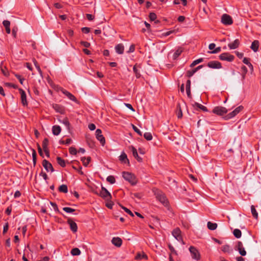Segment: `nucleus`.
I'll use <instances>...</instances> for the list:
<instances>
[{
    "mask_svg": "<svg viewBox=\"0 0 261 261\" xmlns=\"http://www.w3.org/2000/svg\"><path fill=\"white\" fill-rule=\"evenodd\" d=\"M156 198L165 206H169V201L165 194L162 191L156 190L154 193Z\"/></svg>",
    "mask_w": 261,
    "mask_h": 261,
    "instance_id": "f257e3e1",
    "label": "nucleus"
},
{
    "mask_svg": "<svg viewBox=\"0 0 261 261\" xmlns=\"http://www.w3.org/2000/svg\"><path fill=\"white\" fill-rule=\"evenodd\" d=\"M122 176L125 180L128 181L132 185H135L137 183L136 177L134 174L128 172H123Z\"/></svg>",
    "mask_w": 261,
    "mask_h": 261,
    "instance_id": "f03ea898",
    "label": "nucleus"
},
{
    "mask_svg": "<svg viewBox=\"0 0 261 261\" xmlns=\"http://www.w3.org/2000/svg\"><path fill=\"white\" fill-rule=\"evenodd\" d=\"M99 196L106 200H111L112 199V195L107 190V189L102 187L101 191L99 193Z\"/></svg>",
    "mask_w": 261,
    "mask_h": 261,
    "instance_id": "7ed1b4c3",
    "label": "nucleus"
},
{
    "mask_svg": "<svg viewBox=\"0 0 261 261\" xmlns=\"http://www.w3.org/2000/svg\"><path fill=\"white\" fill-rule=\"evenodd\" d=\"M219 59L222 61H226L230 62L233 61L234 57L228 53H224L220 55Z\"/></svg>",
    "mask_w": 261,
    "mask_h": 261,
    "instance_id": "20e7f679",
    "label": "nucleus"
},
{
    "mask_svg": "<svg viewBox=\"0 0 261 261\" xmlns=\"http://www.w3.org/2000/svg\"><path fill=\"white\" fill-rule=\"evenodd\" d=\"M221 22L225 25H231L233 23V20L230 15L224 14L221 17Z\"/></svg>",
    "mask_w": 261,
    "mask_h": 261,
    "instance_id": "39448f33",
    "label": "nucleus"
},
{
    "mask_svg": "<svg viewBox=\"0 0 261 261\" xmlns=\"http://www.w3.org/2000/svg\"><path fill=\"white\" fill-rule=\"evenodd\" d=\"M227 110L223 107H216L213 110V112L218 115L222 116L227 113Z\"/></svg>",
    "mask_w": 261,
    "mask_h": 261,
    "instance_id": "423d86ee",
    "label": "nucleus"
},
{
    "mask_svg": "<svg viewBox=\"0 0 261 261\" xmlns=\"http://www.w3.org/2000/svg\"><path fill=\"white\" fill-rule=\"evenodd\" d=\"M172 234L178 241L181 242L183 244H185V243L181 236V231L179 228H175L172 231Z\"/></svg>",
    "mask_w": 261,
    "mask_h": 261,
    "instance_id": "0eeeda50",
    "label": "nucleus"
},
{
    "mask_svg": "<svg viewBox=\"0 0 261 261\" xmlns=\"http://www.w3.org/2000/svg\"><path fill=\"white\" fill-rule=\"evenodd\" d=\"M189 251L191 254L193 258L199 260L200 258V254L198 250L194 246H191L189 248Z\"/></svg>",
    "mask_w": 261,
    "mask_h": 261,
    "instance_id": "6e6552de",
    "label": "nucleus"
},
{
    "mask_svg": "<svg viewBox=\"0 0 261 261\" xmlns=\"http://www.w3.org/2000/svg\"><path fill=\"white\" fill-rule=\"evenodd\" d=\"M207 66L213 69H220L222 68L221 63L218 61H210L207 63Z\"/></svg>",
    "mask_w": 261,
    "mask_h": 261,
    "instance_id": "1a4fd4ad",
    "label": "nucleus"
},
{
    "mask_svg": "<svg viewBox=\"0 0 261 261\" xmlns=\"http://www.w3.org/2000/svg\"><path fill=\"white\" fill-rule=\"evenodd\" d=\"M96 137L98 140L99 141L102 145L105 144V139L103 135L101 134L102 132L100 129H97L96 132Z\"/></svg>",
    "mask_w": 261,
    "mask_h": 261,
    "instance_id": "9d476101",
    "label": "nucleus"
},
{
    "mask_svg": "<svg viewBox=\"0 0 261 261\" xmlns=\"http://www.w3.org/2000/svg\"><path fill=\"white\" fill-rule=\"evenodd\" d=\"M42 165L45 169L47 171H51V172L54 171V168L50 163H49L46 160H44L42 161Z\"/></svg>",
    "mask_w": 261,
    "mask_h": 261,
    "instance_id": "9b49d317",
    "label": "nucleus"
},
{
    "mask_svg": "<svg viewBox=\"0 0 261 261\" xmlns=\"http://www.w3.org/2000/svg\"><path fill=\"white\" fill-rule=\"evenodd\" d=\"M18 90L21 95V103L23 106H27L28 105V101L27 100V95L23 89L21 88H19Z\"/></svg>",
    "mask_w": 261,
    "mask_h": 261,
    "instance_id": "f8f14e48",
    "label": "nucleus"
},
{
    "mask_svg": "<svg viewBox=\"0 0 261 261\" xmlns=\"http://www.w3.org/2000/svg\"><path fill=\"white\" fill-rule=\"evenodd\" d=\"M237 249L239 251V253L242 256H245L246 254V252L243 247V244L241 242L239 241L236 246Z\"/></svg>",
    "mask_w": 261,
    "mask_h": 261,
    "instance_id": "ddd939ff",
    "label": "nucleus"
},
{
    "mask_svg": "<svg viewBox=\"0 0 261 261\" xmlns=\"http://www.w3.org/2000/svg\"><path fill=\"white\" fill-rule=\"evenodd\" d=\"M62 92L66 95L70 100L77 103L78 101L76 97L71 93L67 91L66 90H62Z\"/></svg>",
    "mask_w": 261,
    "mask_h": 261,
    "instance_id": "4468645a",
    "label": "nucleus"
},
{
    "mask_svg": "<svg viewBox=\"0 0 261 261\" xmlns=\"http://www.w3.org/2000/svg\"><path fill=\"white\" fill-rule=\"evenodd\" d=\"M68 224L70 225L71 230L73 232H76L77 230V224L75 222L72 221L71 219H68L67 220Z\"/></svg>",
    "mask_w": 261,
    "mask_h": 261,
    "instance_id": "2eb2a0df",
    "label": "nucleus"
},
{
    "mask_svg": "<svg viewBox=\"0 0 261 261\" xmlns=\"http://www.w3.org/2000/svg\"><path fill=\"white\" fill-rule=\"evenodd\" d=\"M112 243L115 246L119 247L122 245V241L121 239L119 237H114L112 240Z\"/></svg>",
    "mask_w": 261,
    "mask_h": 261,
    "instance_id": "dca6fc26",
    "label": "nucleus"
},
{
    "mask_svg": "<svg viewBox=\"0 0 261 261\" xmlns=\"http://www.w3.org/2000/svg\"><path fill=\"white\" fill-rule=\"evenodd\" d=\"M52 106L57 112L61 114H63L64 113V108L63 106L56 103L53 104Z\"/></svg>",
    "mask_w": 261,
    "mask_h": 261,
    "instance_id": "f3484780",
    "label": "nucleus"
},
{
    "mask_svg": "<svg viewBox=\"0 0 261 261\" xmlns=\"http://www.w3.org/2000/svg\"><path fill=\"white\" fill-rule=\"evenodd\" d=\"M240 45V41L239 39H236L233 42L228 44V47L230 49H234L237 48Z\"/></svg>",
    "mask_w": 261,
    "mask_h": 261,
    "instance_id": "a211bd4d",
    "label": "nucleus"
},
{
    "mask_svg": "<svg viewBox=\"0 0 261 261\" xmlns=\"http://www.w3.org/2000/svg\"><path fill=\"white\" fill-rule=\"evenodd\" d=\"M119 160L123 163L128 164H129L128 159H127V155L124 152H122L121 155L119 156Z\"/></svg>",
    "mask_w": 261,
    "mask_h": 261,
    "instance_id": "6ab92c4d",
    "label": "nucleus"
},
{
    "mask_svg": "<svg viewBox=\"0 0 261 261\" xmlns=\"http://www.w3.org/2000/svg\"><path fill=\"white\" fill-rule=\"evenodd\" d=\"M131 148H132V151L133 152V156L136 159V160L138 162H142V159L140 156H139L137 151V149L134 146H131Z\"/></svg>",
    "mask_w": 261,
    "mask_h": 261,
    "instance_id": "aec40b11",
    "label": "nucleus"
},
{
    "mask_svg": "<svg viewBox=\"0 0 261 261\" xmlns=\"http://www.w3.org/2000/svg\"><path fill=\"white\" fill-rule=\"evenodd\" d=\"M115 49L116 53L118 54H122L124 52V46L121 43L116 45Z\"/></svg>",
    "mask_w": 261,
    "mask_h": 261,
    "instance_id": "412c9836",
    "label": "nucleus"
},
{
    "mask_svg": "<svg viewBox=\"0 0 261 261\" xmlns=\"http://www.w3.org/2000/svg\"><path fill=\"white\" fill-rule=\"evenodd\" d=\"M259 41L258 40H254L252 42L250 48L254 52H256L258 49Z\"/></svg>",
    "mask_w": 261,
    "mask_h": 261,
    "instance_id": "4be33fe9",
    "label": "nucleus"
},
{
    "mask_svg": "<svg viewBox=\"0 0 261 261\" xmlns=\"http://www.w3.org/2000/svg\"><path fill=\"white\" fill-rule=\"evenodd\" d=\"M135 259L139 260L144 259L145 260H147L148 259V257L144 252H142L138 253L136 256H135Z\"/></svg>",
    "mask_w": 261,
    "mask_h": 261,
    "instance_id": "5701e85b",
    "label": "nucleus"
},
{
    "mask_svg": "<svg viewBox=\"0 0 261 261\" xmlns=\"http://www.w3.org/2000/svg\"><path fill=\"white\" fill-rule=\"evenodd\" d=\"M52 131L53 134L57 136L60 134L61 131V127L59 125H54L53 126L52 128Z\"/></svg>",
    "mask_w": 261,
    "mask_h": 261,
    "instance_id": "b1692460",
    "label": "nucleus"
},
{
    "mask_svg": "<svg viewBox=\"0 0 261 261\" xmlns=\"http://www.w3.org/2000/svg\"><path fill=\"white\" fill-rule=\"evenodd\" d=\"M221 250L225 253H230L232 251V249L228 245H225L222 246Z\"/></svg>",
    "mask_w": 261,
    "mask_h": 261,
    "instance_id": "393cba45",
    "label": "nucleus"
},
{
    "mask_svg": "<svg viewBox=\"0 0 261 261\" xmlns=\"http://www.w3.org/2000/svg\"><path fill=\"white\" fill-rule=\"evenodd\" d=\"M140 68V66L138 65L137 64L135 65L133 67V71H134V73H135L136 76L137 77V78H139L141 76L140 71L138 69V68Z\"/></svg>",
    "mask_w": 261,
    "mask_h": 261,
    "instance_id": "a878e982",
    "label": "nucleus"
},
{
    "mask_svg": "<svg viewBox=\"0 0 261 261\" xmlns=\"http://www.w3.org/2000/svg\"><path fill=\"white\" fill-rule=\"evenodd\" d=\"M207 226L210 230H214L217 227V224L208 221L207 223Z\"/></svg>",
    "mask_w": 261,
    "mask_h": 261,
    "instance_id": "bb28decb",
    "label": "nucleus"
},
{
    "mask_svg": "<svg viewBox=\"0 0 261 261\" xmlns=\"http://www.w3.org/2000/svg\"><path fill=\"white\" fill-rule=\"evenodd\" d=\"M182 52V49L181 48H178L174 53L173 56V59L174 60H176L181 54Z\"/></svg>",
    "mask_w": 261,
    "mask_h": 261,
    "instance_id": "cd10ccee",
    "label": "nucleus"
},
{
    "mask_svg": "<svg viewBox=\"0 0 261 261\" xmlns=\"http://www.w3.org/2000/svg\"><path fill=\"white\" fill-rule=\"evenodd\" d=\"M81 161H82L84 166H87L91 161V157H83L81 158Z\"/></svg>",
    "mask_w": 261,
    "mask_h": 261,
    "instance_id": "c85d7f7f",
    "label": "nucleus"
},
{
    "mask_svg": "<svg viewBox=\"0 0 261 261\" xmlns=\"http://www.w3.org/2000/svg\"><path fill=\"white\" fill-rule=\"evenodd\" d=\"M57 161L59 165H60L61 167H64L66 166V163L65 161L61 158V157L58 156L57 158Z\"/></svg>",
    "mask_w": 261,
    "mask_h": 261,
    "instance_id": "c756f323",
    "label": "nucleus"
},
{
    "mask_svg": "<svg viewBox=\"0 0 261 261\" xmlns=\"http://www.w3.org/2000/svg\"><path fill=\"white\" fill-rule=\"evenodd\" d=\"M251 213H252V215L253 216V217L256 219H257L258 218V213L254 207V205H251Z\"/></svg>",
    "mask_w": 261,
    "mask_h": 261,
    "instance_id": "7c9ffc66",
    "label": "nucleus"
},
{
    "mask_svg": "<svg viewBox=\"0 0 261 261\" xmlns=\"http://www.w3.org/2000/svg\"><path fill=\"white\" fill-rule=\"evenodd\" d=\"M177 116L178 118H181L182 117V113L181 111V109L180 107V105L179 103L177 105Z\"/></svg>",
    "mask_w": 261,
    "mask_h": 261,
    "instance_id": "2f4dec72",
    "label": "nucleus"
},
{
    "mask_svg": "<svg viewBox=\"0 0 261 261\" xmlns=\"http://www.w3.org/2000/svg\"><path fill=\"white\" fill-rule=\"evenodd\" d=\"M31 150L32 151L33 162L34 166H35L37 162V153L34 149H31Z\"/></svg>",
    "mask_w": 261,
    "mask_h": 261,
    "instance_id": "473e14b6",
    "label": "nucleus"
},
{
    "mask_svg": "<svg viewBox=\"0 0 261 261\" xmlns=\"http://www.w3.org/2000/svg\"><path fill=\"white\" fill-rule=\"evenodd\" d=\"M59 191L61 192L66 193L68 192V188L66 185H62L59 188Z\"/></svg>",
    "mask_w": 261,
    "mask_h": 261,
    "instance_id": "72a5a7b5",
    "label": "nucleus"
},
{
    "mask_svg": "<svg viewBox=\"0 0 261 261\" xmlns=\"http://www.w3.org/2000/svg\"><path fill=\"white\" fill-rule=\"evenodd\" d=\"M233 234L238 239L240 238L242 236L241 231L239 229H235L233 231Z\"/></svg>",
    "mask_w": 261,
    "mask_h": 261,
    "instance_id": "f704fd0d",
    "label": "nucleus"
},
{
    "mask_svg": "<svg viewBox=\"0 0 261 261\" xmlns=\"http://www.w3.org/2000/svg\"><path fill=\"white\" fill-rule=\"evenodd\" d=\"M237 114L235 112V111L233 110L232 112H230L228 114H227L226 116L224 117V119L225 120H228L229 119H231L233 117H234L235 116H236Z\"/></svg>",
    "mask_w": 261,
    "mask_h": 261,
    "instance_id": "c9c22d12",
    "label": "nucleus"
},
{
    "mask_svg": "<svg viewBox=\"0 0 261 261\" xmlns=\"http://www.w3.org/2000/svg\"><path fill=\"white\" fill-rule=\"evenodd\" d=\"M194 106L197 107V108L200 109L201 110H202L204 112H207L208 110H207V109L206 108V107L198 103V102H195Z\"/></svg>",
    "mask_w": 261,
    "mask_h": 261,
    "instance_id": "e433bc0d",
    "label": "nucleus"
},
{
    "mask_svg": "<svg viewBox=\"0 0 261 261\" xmlns=\"http://www.w3.org/2000/svg\"><path fill=\"white\" fill-rule=\"evenodd\" d=\"M71 254L73 256L79 255L81 254V251L79 248H74L71 250Z\"/></svg>",
    "mask_w": 261,
    "mask_h": 261,
    "instance_id": "4c0bfd02",
    "label": "nucleus"
},
{
    "mask_svg": "<svg viewBox=\"0 0 261 261\" xmlns=\"http://www.w3.org/2000/svg\"><path fill=\"white\" fill-rule=\"evenodd\" d=\"M1 69L2 72L5 76H9V73L8 70L5 66H3L2 65H1Z\"/></svg>",
    "mask_w": 261,
    "mask_h": 261,
    "instance_id": "58836bf2",
    "label": "nucleus"
},
{
    "mask_svg": "<svg viewBox=\"0 0 261 261\" xmlns=\"http://www.w3.org/2000/svg\"><path fill=\"white\" fill-rule=\"evenodd\" d=\"M62 123H63L67 127V129H70V122L67 118H65L62 121Z\"/></svg>",
    "mask_w": 261,
    "mask_h": 261,
    "instance_id": "ea45409f",
    "label": "nucleus"
},
{
    "mask_svg": "<svg viewBox=\"0 0 261 261\" xmlns=\"http://www.w3.org/2000/svg\"><path fill=\"white\" fill-rule=\"evenodd\" d=\"M203 61V58H200V59H197V60L194 61L191 63V64L190 65V67H193L194 66H195L197 64H199V63L202 62Z\"/></svg>",
    "mask_w": 261,
    "mask_h": 261,
    "instance_id": "a19ab883",
    "label": "nucleus"
},
{
    "mask_svg": "<svg viewBox=\"0 0 261 261\" xmlns=\"http://www.w3.org/2000/svg\"><path fill=\"white\" fill-rule=\"evenodd\" d=\"M144 138L147 141H150L152 139V136L150 133H145L143 135Z\"/></svg>",
    "mask_w": 261,
    "mask_h": 261,
    "instance_id": "79ce46f5",
    "label": "nucleus"
},
{
    "mask_svg": "<svg viewBox=\"0 0 261 261\" xmlns=\"http://www.w3.org/2000/svg\"><path fill=\"white\" fill-rule=\"evenodd\" d=\"M107 180L111 184H114L116 181L115 177L112 175L108 176L107 177Z\"/></svg>",
    "mask_w": 261,
    "mask_h": 261,
    "instance_id": "37998d69",
    "label": "nucleus"
},
{
    "mask_svg": "<svg viewBox=\"0 0 261 261\" xmlns=\"http://www.w3.org/2000/svg\"><path fill=\"white\" fill-rule=\"evenodd\" d=\"M195 72H196V70H195L194 69L188 70L187 71L186 76L188 77H191Z\"/></svg>",
    "mask_w": 261,
    "mask_h": 261,
    "instance_id": "c03bdc74",
    "label": "nucleus"
},
{
    "mask_svg": "<svg viewBox=\"0 0 261 261\" xmlns=\"http://www.w3.org/2000/svg\"><path fill=\"white\" fill-rule=\"evenodd\" d=\"M48 139L47 138L44 139L42 142V148L43 149L48 148Z\"/></svg>",
    "mask_w": 261,
    "mask_h": 261,
    "instance_id": "a18cd8bd",
    "label": "nucleus"
},
{
    "mask_svg": "<svg viewBox=\"0 0 261 261\" xmlns=\"http://www.w3.org/2000/svg\"><path fill=\"white\" fill-rule=\"evenodd\" d=\"M71 142H72V140L71 139H70V138H68L65 141H64V140H60L59 141V143L60 144L68 145V144H70Z\"/></svg>",
    "mask_w": 261,
    "mask_h": 261,
    "instance_id": "49530a36",
    "label": "nucleus"
},
{
    "mask_svg": "<svg viewBox=\"0 0 261 261\" xmlns=\"http://www.w3.org/2000/svg\"><path fill=\"white\" fill-rule=\"evenodd\" d=\"M132 198H137L138 199H140L142 197V194L140 193H131Z\"/></svg>",
    "mask_w": 261,
    "mask_h": 261,
    "instance_id": "de8ad7c7",
    "label": "nucleus"
},
{
    "mask_svg": "<svg viewBox=\"0 0 261 261\" xmlns=\"http://www.w3.org/2000/svg\"><path fill=\"white\" fill-rule=\"evenodd\" d=\"M69 152L71 154L75 155L77 153L76 149L74 147H70L69 148Z\"/></svg>",
    "mask_w": 261,
    "mask_h": 261,
    "instance_id": "09e8293b",
    "label": "nucleus"
},
{
    "mask_svg": "<svg viewBox=\"0 0 261 261\" xmlns=\"http://www.w3.org/2000/svg\"><path fill=\"white\" fill-rule=\"evenodd\" d=\"M64 211L68 213H70L74 212L75 210L69 207H64L63 208Z\"/></svg>",
    "mask_w": 261,
    "mask_h": 261,
    "instance_id": "8fccbe9b",
    "label": "nucleus"
},
{
    "mask_svg": "<svg viewBox=\"0 0 261 261\" xmlns=\"http://www.w3.org/2000/svg\"><path fill=\"white\" fill-rule=\"evenodd\" d=\"M149 17L151 21H154L156 18V15L153 12H151L149 15Z\"/></svg>",
    "mask_w": 261,
    "mask_h": 261,
    "instance_id": "3c124183",
    "label": "nucleus"
},
{
    "mask_svg": "<svg viewBox=\"0 0 261 261\" xmlns=\"http://www.w3.org/2000/svg\"><path fill=\"white\" fill-rule=\"evenodd\" d=\"M120 206L121 207V208L124 210L125 211V212L126 213H127V214H128L129 215H130L132 217H134V214L133 213L127 208L122 206V205H120Z\"/></svg>",
    "mask_w": 261,
    "mask_h": 261,
    "instance_id": "603ef678",
    "label": "nucleus"
},
{
    "mask_svg": "<svg viewBox=\"0 0 261 261\" xmlns=\"http://www.w3.org/2000/svg\"><path fill=\"white\" fill-rule=\"evenodd\" d=\"M132 127L134 129V130L140 136H142V132L139 130V129H138L137 128V126H136L135 125H134V124H132Z\"/></svg>",
    "mask_w": 261,
    "mask_h": 261,
    "instance_id": "864d4df0",
    "label": "nucleus"
},
{
    "mask_svg": "<svg viewBox=\"0 0 261 261\" xmlns=\"http://www.w3.org/2000/svg\"><path fill=\"white\" fill-rule=\"evenodd\" d=\"M15 77L19 80L20 83L21 85H23V81H24V79L22 77L21 75L16 74H15Z\"/></svg>",
    "mask_w": 261,
    "mask_h": 261,
    "instance_id": "5fc2aeb1",
    "label": "nucleus"
},
{
    "mask_svg": "<svg viewBox=\"0 0 261 261\" xmlns=\"http://www.w3.org/2000/svg\"><path fill=\"white\" fill-rule=\"evenodd\" d=\"M168 247L172 253L174 254L175 255H177L176 251L171 244H168Z\"/></svg>",
    "mask_w": 261,
    "mask_h": 261,
    "instance_id": "6e6d98bb",
    "label": "nucleus"
},
{
    "mask_svg": "<svg viewBox=\"0 0 261 261\" xmlns=\"http://www.w3.org/2000/svg\"><path fill=\"white\" fill-rule=\"evenodd\" d=\"M221 50V48L220 47H218L214 49L213 50L208 51L210 54H217L218 53H219Z\"/></svg>",
    "mask_w": 261,
    "mask_h": 261,
    "instance_id": "4d7b16f0",
    "label": "nucleus"
},
{
    "mask_svg": "<svg viewBox=\"0 0 261 261\" xmlns=\"http://www.w3.org/2000/svg\"><path fill=\"white\" fill-rule=\"evenodd\" d=\"M243 109V107L242 106H240L237 108H236L234 111L238 114L240 112H241Z\"/></svg>",
    "mask_w": 261,
    "mask_h": 261,
    "instance_id": "13d9d810",
    "label": "nucleus"
},
{
    "mask_svg": "<svg viewBox=\"0 0 261 261\" xmlns=\"http://www.w3.org/2000/svg\"><path fill=\"white\" fill-rule=\"evenodd\" d=\"M17 30H18V29L17 27H14L13 29H12V35L15 38L16 37V35H17Z\"/></svg>",
    "mask_w": 261,
    "mask_h": 261,
    "instance_id": "bf43d9fd",
    "label": "nucleus"
},
{
    "mask_svg": "<svg viewBox=\"0 0 261 261\" xmlns=\"http://www.w3.org/2000/svg\"><path fill=\"white\" fill-rule=\"evenodd\" d=\"M90 28L88 27H84L82 28V31L85 34H87L90 32Z\"/></svg>",
    "mask_w": 261,
    "mask_h": 261,
    "instance_id": "052dcab7",
    "label": "nucleus"
},
{
    "mask_svg": "<svg viewBox=\"0 0 261 261\" xmlns=\"http://www.w3.org/2000/svg\"><path fill=\"white\" fill-rule=\"evenodd\" d=\"M5 85H7L8 87H12V88H13L14 89H17V86L15 85V84H13L12 83H5Z\"/></svg>",
    "mask_w": 261,
    "mask_h": 261,
    "instance_id": "680f3d73",
    "label": "nucleus"
},
{
    "mask_svg": "<svg viewBox=\"0 0 261 261\" xmlns=\"http://www.w3.org/2000/svg\"><path fill=\"white\" fill-rule=\"evenodd\" d=\"M81 43L85 47H89L90 46V43L87 41H81Z\"/></svg>",
    "mask_w": 261,
    "mask_h": 261,
    "instance_id": "e2e57ef3",
    "label": "nucleus"
},
{
    "mask_svg": "<svg viewBox=\"0 0 261 261\" xmlns=\"http://www.w3.org/2000/svg\"><path fill=\"white\" fill-rule=\"evenodd\" d=\"M50 204L52 205V206L53 207L54 210L56 212H59V209H58V206L56 204V203H55L54 202H50Z\"/></svg>",
    "mask_w": 261,
    "mask_h": 261,
    "instance_id": "0e129e2a",
    "label": "nucleus"
},
{
    "mask_svg": "<svg viewBox=\"0 0 261 261\" xmlns=\"http://www.w3.org/2000/svg\"><path fill=\"white\" fill-rule=\"evenodd\" d=\"M86 17L90 21L93 20L94 18V16L90 14H87Z\"/></svg>",
    "mask_w": 261,
    "mask_h": 261,
    "instance_id": "69168bd1",
    "label": "nucleus"
},
{
    "mask_svg": "<svg viewBox=\"0 0 261 261\" xmlns=\"http://www.w3.org/2000/svg\"><path fill=\"white\" fill-rule=\"evenodd\" d=\"M3 24L5 28L10 26V22L9 20H4Z\"/></svg>",
    "mask_w": 261,
    "mask_h": 261,
    "instance_id": "338daca9",
    "label": "nucleus"
},
{
    "mask_svg": "<svg viewBox=\"0 0 261 261\" xmlns=\"http://www.w3.org/2000/svg\"><path fill=\"white\" fill-rule=\"evenodd\" d=\"M88 128L91 130H94L96 128V126L94 124L90 123L88 125Z\"/></svg>",
    "mask_w": 261,
    "mask_h": 261,
    "instance_id": "774afa93",
    "label": "nucleus"
}]
</instances>
